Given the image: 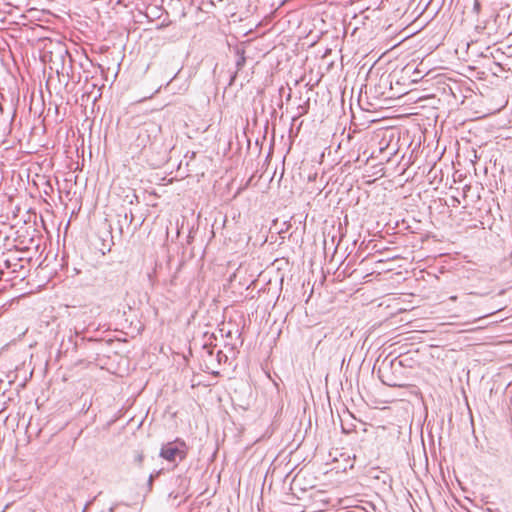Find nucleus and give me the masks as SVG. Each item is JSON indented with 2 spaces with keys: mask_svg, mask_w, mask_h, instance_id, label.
Returning <instances> with one entry per match:
<instances>
[{
  "mask_svg": "<svg viewBox=\"0 0 512 512\" xmlns=\"http://www.w3.org/2000/svg\"><path fill=\"white\" fill-rule=\"evenodd\" d=\"M456 299H457V297H456V296H451V297H450V300H452V301H455Z\"/></svg>",
  "mask_w": 512,
  "mask_h": 512,
  "instance_id": "obj_11",
  "label": "nucleus"
},
{
  "mask_svg": "<svg viewBox=\"0 0 512 512\" xmlns=\"http://www.w3.org/2000/svg\"><path fill=\"white\" fill-rule=\"evenodd\" d=\"M281 512H304L302 507L300 505H290L288 503H284L282 508L280 509Z\"/></svg>",
  "mask_w": 512,
  "mask_h": 512,
  "instance_id": "obj_4",
  "label": "nucleus"
},
{
  "mask_svg": "<svg viewBox=\"0 0 512 512\" xmlns=\"http://www.w3.org/2000/svg\"><path fill=\"white\" fill-rule=\"evenodd\" d=\"M161 131V125L156 121L144 122L138 132L137 146L145 148L155 145L161 139Z\"/></svg>",
  "mask_w": 512,
  "mask_h": 512,
  "instance_id": "obj_1",
  "label": "nucleus"
},
{
  "mask_svg": "<svg viewBox=\"0 0 512 512\" xmlns=\"http://www.w3.org/2000/svg\"><path fill=\"white\" fill-rule=\"evenodd\" d=\"M137 461H138L139 463H141V462L143 461V455H142V454H139V455L137 456Z\"/></svg>",
  "mask_w": 512,
  "mask_h": 512,
  "instance_id": "obj_9",
  "label": "nucleus"
},
{
  "mask_svg": "<svg viewBox=\"0 0 512 512\" xmlns=\"http://www.w3.org/2000/svg\"><path fill=\"white\" fill-rule=\"evenodd\" d=\"M478 8H479V3H478V2H476V3H475V9H478Z\"/></svg>",
  "mask_w": 512,
  "mask_h": 512,
  "instance_id": "obj_12",
  "label": "nucleus"
},
{
  "mask_svg": "<svg viewBox=\"0 0 512 512\" xmlns=\"http://www.w3.org/2000/svg\"><path fill=\"white\" fill-rule=\"evenodd\" d=\"M222 357H224L225 359L227 358L226 355L222 353V351H218L217 358L219 362L222 360Z\"/></svg>",
  "mask_w": 512,
  "mask_h": 512,
  "instance_id": "obj_8",
  "label": "nucleus"
},
{
  "mask_svg": "<svg viewBox=\"0 0 512 512\" xmlns=\"http://www.w3.org/2000/svg\"><path fill=\"white\" fill-rule=\"evenodd\" d=\"M480 319H481V317H477V318H475V319L473 320V322H475V321H477V320H480Z\"/></svg>",
  "mask_w": 512,
  "mask_h": 512,
  "instance_id": "obj_13",
  "label": "nucleus"
},
{
  "mask_svg": "<svg viewBox=\"0 0 512 512\" xmlns=\"http://www.w3.org/2000/svg\"><path fill=\"white\" fill-rule=\"evenodd\" d=\"M77 337H78V333L76 332L74 335L71 334L68 338L69 343H71L73 345V349L77 348V345H78L77 341H76Z\"/></svg>",
  "mask_w": 512,
  "mask_h": 512,
  "instance_id": "obj_5",
  "label": "nucleus"
},
{
  "mask_svg": "<svg viewBox=\"0 0 512 512\" xmlns=\"http://www.w3.org/2000/svg\"><path fill=\"white\" fill-rule=\"evenodd\" d=\"M4 269L6 271V281L19 278L23 280L26 277L27 269L23 264L22 258L16 256L7 257L3 261Z\"/></svg>",
  "mask_w": 512,
  "mask_h": 512,
  "instance_id": "obj_3",
  "label": "nucleus"
},
{
  "mask_svg": "<svg viewBox=\"0 0 512 512\" xmlns=\"http://www.w3.org/2000/svg\"><path fill=\"white\" fill-rule=\"evenodd\" d=\"M245 63V57L243 55V53L240 55L239 59L237 60L236 62V66L238 69H240Z\"/></svg>",
  "mask_w": 512,
  "mask_h": 512,
  "instance_id": "obj_6",
  "label": "nucleus"
},
{
  "mask_svg": "<svg viewBox=\"0 0 512 512\" xmlns=\"http://www.w3.org/2000/svg\"><path fill=\"white\" fill-rule=\"evenodd\" d=\"M152 482H153V475H150V477H149V484L151 485Z\"/></svg>",
  "mask_w": 512,
  "mask_h": 512,
  "instance_id": "obj_10",
  "label": "nucleus"
},
{
  "mask_svg": "<svg viewBox=\"0 0 512 512\" xmlns=\"http://www.w3.org/2000/svg\"><path fill=\"white\" fill-rule=\"evenodd\" d=\"M188 452V447L186 443L180 439H176L172 442H168L164 444L160 450V457L165 459L168 462L177 463L183 461Z\"/></svg>",
  "mask_w": 512,
  "mask_h": 512,
  "instance_id": "obj_2",
  "label": "nucleus"
},
{
  "mask_svg": "<svg viewBox=\"0 0 512 512\" xmlns=\"http://www.w3.org/2000/svg\"><path fill=\"white\" fill-rule=\"evenodd\" d=\"M6 276V271L4 269V265L0 264V280H2Z\"/></svg>",
  "mask_w": 512,
  "mask_h": 512,
  "instance_id": "obj_7",
  "label": "nucleus"
}]
</instances>
